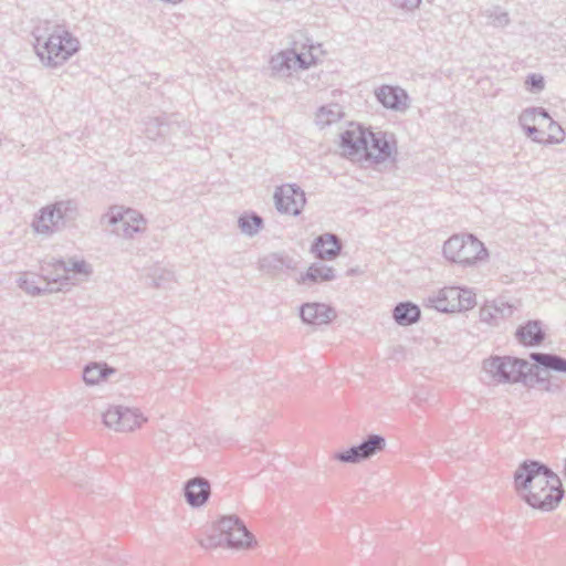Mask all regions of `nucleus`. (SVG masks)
I'll list each match as a JSON object with an SVG mask.
<instances>
[{"label":"nucleus","instance_id":"30","mask_svg":"<svg viewBox=\"0 0 566 566\" xmlns=\"http://www.w3.org/2000/svg\"><path fill=\"white\" fill-rule=\"evenodd\" d=\"M20 287L25 291L27 293L31 295H42L46 292H54L56 291L55 285L53 284V281H46L44 286H39L34 280V276H28L21 277L19 280Z\"/></svg>","mask_w":566,"mask_h":566},{"label":"nucleus","instance_id":"36","mask_svg":"<svg viewBox=\"0 0 566 566\" xmlns=\"http://www.w3.org/2000/svg\"><path fill=\"white\" fill-rule=\"evenodd\" d=\"M518 122H520L521 126L528 127V125H535L538 120L536 118L534 108L530 107V108L524 109L518 117Z\"/></svg>","mask_w":566,"mask_h":566},{"label":"nucleus","instance_id":"23","mask_svg":"<svg viewBox=\"0 0 566 566\" xmlns=\"http://www.w3.org/2000/svg\"><path fill=\"white\" fill-rule=\"evenodd\" d=\"M530 358L535 363L534 367H542L544 370L566 374V358L551 353H532Z\"/></svg>","mask_w":566,"mask_h":566},{"label":"nucleus","instance_id":"3","mask_svg":"<svg viewBox=\"0 0 566 566\" xmlns=\"http://www.w3.org/2000/svg\"><path fill=\"white\" fill-rule=\"evenodd\" d=\"M102 224L112 226V233L124 239H133L135 234L146 230L147 220L135 209L112 206L101 218Z\"/></svg>","mask_w":566,"mask_h":566},{"label":"nucleus","instance_id":"11","mask_svg":"<svg viewBox=\"0 0 566 566\" xmlns=\"http://www.w3.org/2000/svg\"><path fill=\"white\" fill-rule=\"evenodd\" d=\"M366 150L363 156L379 164L392 158L396 154V140L394 134L386 132L367 130Z\"/></svg>","mask_w":566,"mask_h":566},{"label":"nucleus","instance_id":"9","mask_svg":"<svg viewBox=\"0 0 566 566\" xmlns=\"http://www.w3.org/2000/svg\"><path fill=\"white\" fill-rule=\"evenodd\" d=\"M314 63L312 53H297L295 50L281 51L272 56L270 66L272 74L277 77H287L292 72L306 70Z\"/></svg>","mask_w":566,"mask_h":566},{"label":"nucleus","instance_id":"34","mask_svg":"<svg viewBox=\"0 0 566 566\" xmlns=\"http://www.w3.org/2000/svg\"><path fill=\"white\" fill-rule=\"evenodd\" d=\"M526 88L532 93H538L544 90L545 81L541 74L532 73L525 80Z\"/></svg>","mask_w":566,"mask_h":566},{"label":"nucleus","instance_id":"35","mask_svg":"<svg viewBox=\"0 0 566 566\" xmlns=\"http://www.w3.org/2000/svg\"><path fill=\"white\" fill-rule=\"evenodd\" d=\"M489 18L492 19L491 24L496 28H505L511 22L509 13L506 11H501L499 9H494L489 14Z\"/></svg>","mask_w":566,"mask_h":566},{"label":"nucleus","instance_id":"5","mask_svg":"<svg viewBox=\"0 0 566 566\" xmlns=\"http://www.w3.org/2000/svg\"><path fill=\"white\" fill-rule=\"evenodd\" d=\"M483 368L499 382H518L533 373L534 366L525 359L494 356L484 360Z\"/></svg>","mask_w":566,"mask_h":566},{"label":"nucleus","instance_id":"2","mask_svg":"<svg viewBox=\"0 0 566 566\" xmlns=\"http://www.w3.org/2000/svg\"><path fill=\"white\" fill-rule=\"evenodd\" d=\"M32 35L34 49L41 62L56 67L67 61L80 49V41L59 24L49 20L36 25Z\"/></svg>","mask_w":566,"mask_h":566},{"label":"nucleus","instance_id":"10","mask_svg":"<svg viewBox=\"0 0 566 566\" xmlns=\"http://www.w3.org/2000/svg\"><path fill=\"white\" fill-rule=\"evenodd\" d=\"M54 269L57 275L53 279L56 291L67 290L71 285L86 279L92 273L90 264L84 260L75 259L67 261L59 260L54 264Z\"/></svg>","mask_w":566,"mask_h":566},{"label":"nucleus","instance_id":"39","mask_svg":"<svg viewBox=\"0 0 566 566\" xmlns=\"http://www.w3.org/2000/svg\"><path fill=\"white\" fill-rule=\"evenodd\" d=\"M420 3L421 0H394L395 6L408 11L417 9L420 6Z\"/></svg>","mask_w":566,"mask_h":566},{"label":"nucleus","instance_id":"20","mask_svg":"<svg viewBox=\"0 0 566 566\" xmlns=\"http://www.w3.org/2000/svg\"><path fill=\"white\" fill-rule=\"evenodd\" d=\"M515 336L524 346H537L545 339V332L541 321H528L516 329Z\"/></svg>","mask_w":566,"mask_h":566},{"label":"nucleus","instance_id":"24","mask_svg":"<svg viewBox=\"0 0 566 566\" xmlns=\"http://www.w3.org/2000/svg\"><path fill=\"white\" fill-rule=\"evenodd\" d=\"M343 116L342 106L338 104H328L322 106L316 113L315 122L316 124L323 128L339 120Z\"/></svg>","mask_w":566,"mask_h":566},{"label":"nucleus","instance_id":"29","mask_svg":"<svg viewBox=\"0 0 566 566\" xmlns=\"http://www.w3.org/2000/svg\"><path fill=\"white\" fill-rule=\"evenodd\" d=\"M284 266L289 268L290 262L277 253L265 255L259 261V269L269 274L281 271Z\"/></svg>","mask_w":566,"mask_h":566},{"label":"nucleus","instance_id":"13","mask_svg":"<svg viewBox=\"0 0 566 566\" xmlns=\"http://www.w3.org/2000/svg\"><path fill=\"white\" fill-rule=\"evenodd\" d=\"M274 203L280 212L298 216L306 203L305 192L296 185H283L274 192Z\"/></svg>","mask_w":566,"mask_h":566},{"label":"nucleus","instance_id":"4","mask_svg":"<svg viewBox=\"0 0 566 566\" xmlns=\"http://www.w3.org/2000/svg\"><path fill=\"white\" fill-rule=\"evenodd\" d=\"M443 255L452 262L471 265L483 260L488 251L472 234H454L444 242Z\"/></svg>","mask_w":566,"mask_h":566},{"label":"nucleus","instance_id":"32","mask_svg":"<svg viewBox=\"0 0 566 566\" xmlns=\"http://www.w3.org/2000/svg\"><path fill=\"white\" fill-rule=\"evenodd\" d=\"M149 279L151 280V285L155 287H167L168 284L172 282L174 274L172 272L156 268L154 271L149 274Z\"/></svg>","mask_w":566,"mask_h":566},{"label":"nucleus","instance_id":"27","mask_svg":"<svg viewBox=\"0 0 566 566\" xmlns=\"http://www.w3.org/2000/svg\"><path fill=\"white\" fill-rule=\"evenodd\" d=\"M53 207L56 211V220L61 221L62 227L77 218L78 208L74 200H61L55 202Z\"/></svg>","mask_w":566,"mask_h":566},{"label":"nucleus","instance_id":"15","mask_svg":"<svg viewBox=\"0 0 566 566\" xmlns=\"http://www.w3.org/2000/svg\"><path fill=\"white\" fill-rule=\"evenodd\" d=\"M340 147L347 156H363L366 150L367 129L354 123L339 135Z\"/></svg>","mask_w":566,"mask_h":566},{"label":"nucleus","instance_id":"18","mask_svg":"<svg viewBox=\"0 0 566 566\" xmlns=\"http://www.w3.org/2000/svg\"><path fill=\"white\" fill-rule=\"evenodd\" d=\"M375 95L377 101L381 103L386 108L402 111L408 107V95L400 87L382 85L376 90Z\"/></svg>","mask_w":566,"mask_h":566},{"label":"nucleus","instance_id":"14","mask_svg":"<svg viewBox=\"0 0 566 566\" xmlns=\"http://www.w3.org/2000/svg\"><path fill=\"white\" fill-rule=\"evenodd\" d=\"M515 310L516 307L503 297L488 301L480 308V321L490 326H500L514 314Z\"/></svg>","mask_w":566,"mask_h":566},{"label":"nucleus","instance_id":"37","mask_svg":"<svg viewBox=\"0 0 566 566\" xmlns=\"http://www.w3.org/2000/svg\"><path fill=\"white\" fill-rule=\"evenodd\" d=\"M548 129L551 130L548 138L552 143H559L563 139L564 132L562 127L553 119L548 122Z\"/></svg>","mask_w":566,"mask_h":566},{"label":"nucleus","instance_id":"33","mask_svg":"<svg viewBox=\"0 0 566 566\" xmlns=\"http://www.w3.org/2000/svg\"><path fill=\"white\" fill-rule=\"evenodd\" d=\"M199 545L205 549L217 548L220 546H226V538L223 533L218 532L214 528V533L208 535L206 538L198 539Z\"/></svg>","mask_w":566,"mask_h":566},{"label":"nucleus","instance_id":"38","mask_svg":"<svg viewBox=\"0 0 566 566\" xmlns=\"http://www.w3.org/2000/svg\"><path fill=\"white\" fill-rule=\"evenodd\" d=\"M536 381L542 385V388L548 392H558L560 390V386L558 384L553 382L549 379L543 378L537 375Z\"/></svg>","mask_w":566,"mask_h":566},{"label":"nucleus","instance_id":"7","mask_svg":"<svg viewBox=\"0 0 566 566\" xmlns=\"http://www.w3.org/2000/svg\"><path fill=\"white\" fill-rule=\"evenodd\" d=\"M214 527L218 532L223 533L226 546L229 548L247 549L256 544L252 533L237 515L222 516L214 523Z\"/></svg>","mask_w":566,"mask_h":566},{"label":"nucleus","instance_id":"44","mask_svg":"<svg viewBox=\"0 0 566 566\" xmlns=\"http://www.w3.org/2000/svg\"><path fill=\"white\" fill-rule=\"evenodd\" d=\"M564 475L566 476V460H565V465H564Z\"/></svg>","mask_w":566,"mask_h":566},{"label":"nucleus","instance_id":"6","mask_svg":"<svg viewBox=\"0 0 566 566\" xmlns=\"http://www.w3.org/2000/svg\"><path fill=\"white\" fill-rule=\"evenodd\" d=\"M428 302L437 311L443 313L468 311L476 304L475 294L469 289L459 286L443 287L436 296H430Z\"/></svg>","mask_w":566,"mask_h":566},{"label":"nucleus","instance_id":"8","mask_svg":"<svg viewBox=\"0 0 566 566\" xmlns=\"http://www.w3.org/2000/svg\"><path fill=\"white\" fill-rule=\"evenodd\" d=\"M386 447V440L380 434H369L359 444L352 446L345 451L334 453L333 459L342 463H359L370 459Z\"/></svg>","mask_w":566,"mask_h":566},{"label":"nucleus","instance_id":"12","mask_svg":"<svg viewBox=\"0 0 566 566\" xmlns=\"http://www.w3.org/2000/svg\"><path fill=\"white\" fill-rule=\"evenodd\" d=\"M144 421L145 418L138 410L122 406L111 407L103 413L104 424L115 431H132Z\"/></svg>","mask_w":566,"mask_h":566},{"label":"nucleus","instance_id":"25","mask_svg":"<svg viewBox=\"0 0 566 566\" xmlns=\"http://www.w3.org/2000/svg\"><path fill=\"white\" fill-rule=\"evenodd\" d=\"M114 369L109 368L106 364H92L87 365L83 370V379L87 385H96L101 380H105Z\"/></svg>","mask_w":566,"mask_h":566},{"label":"nucleus","instance_id":"31","mask_svg":"<svg viewBox=\"0 0 566 566\" xmlns=\"http://www.w3.org/2000/svg\"><path fill=\"white\" fill-rule=\"evenodd\" d=\"M168 126L160 117L148 118L145 122V134L147 138L155 140L160 136L165 135L164 127Z\"/></svg>","mask_w":566,"mask_h":566},{"label":"nucleus","instance_id":"26","mask_svg":"<svg viewBox=\"0 0 566 566\" xmlns=\"http://www.w3.org/2000/svg\"><path fill=\"white\" fill-rule=\"evenodd\" d=\"M238 227L242 233L253 237L263 228V219L255 212L243 213L238 219Z\"/></svg>","mask_w":566,"mask_h":566},{"label":"nucleus","instance_id":"1","mask_svg":"<svg viewBox=\"0 0 566 566\" xmlns=\"http://www.w3.org/2000/svg\"><path fill=\"white\" fill-rule=\"evenodd\" d=\"M514 488L525 503L545 512L556 509L564 497L559 476L536 460H525L517 467Z\"/></svg>","mask_w":566,"mask_h":566},{"label":"nucleus","instance_id":"28","mask_svg":"<svg viewBox=\"0 0 566 566\" xmlns=\"http://www.w3.org/2000/svg\"><path fill=\"white\" fill-rule=\"evenodd\" d=\"M335 277L334 270L324 264H312L306 273L302 275V282L311 281L313 283L331 281Z\"/></svg>","mask_w":566,"mask_h":566},{"label":"nucleus","instance_id":"42","mask_svg":"<svg viewBox=\"0 0 566 566\" xmlns=\"http://www.w3.org/2000/svg\"><path fill=\"white\" fill-rule=\"evenodd\" d=\"M536 114L537 123L542 124L543 122H549L552 118L548 112L543 107H533Z\"/></svg>","mask_w":566,"mask_h":566},{"label":"nucleus","instance_id":"17","mask_svg":"<svg viewBox=\"0 0 566 566\" xmlns=\"http://www.w3.org/2000/svg\"><path fill=\"white\" fill-rule=\"evenodd\" d=\"M184 493L190 506L200 507L210 496V483L207 479L201 476L192 478L185 484Z\"/></svg>","mask_w":566,"mask_h":566},{"label":"nucleus","instance_id":"16","mask_svg":"<svg viewBox=\"0 0 566 566\" xmlns=\"http://www.w3.org/2000/svg\"><path fill=\"white\" fill-rule=\"evenodd\" d=\"M300 317L307 325H327L336 318V311L325 303H305L300 307Z\"/></svg>","mask_w":566,"mask_h":566},{"label":"nucleus","instance_id":"22","mask_svg":"<svg viewBox=\"0 0 566 566\" xmlns=\"http://www.w3.org/2000/svg\"><path fill=\"white\" fill-rule=\"evenodd\" d=\"M421 311L418 305L406 301L398 303L392 310V317L400 326H409L420 319Z\"/></svg>","mask_w":566,"mask_h":566},{"label":"nucleus","instance_id":"21","mask_svg":"<svg viewBox=\"0 0 566 566\" xmlns=\"http://www.w3.org/2000/svg\"><path fill=\"white\" fill-rule=\"evenodd\" d=\"M32 227L35 232L43 234H50L55 229L59 231L63 228L61 221L56 220V211L53 205L41 209L40 214L32 221Z\"/></svg>","mask_w":566,"mask_h":566},{"label":"nucleus","instance_id":"19","mask_svg":"<svg viewBox=\"0 0 566 566\" xmlns=\"http://www.w3.org/2000/svg\"><path fill=\"white\" fill-rule=\"evenodd\" d=\"M319 259L333 260L340 251V241L336 234L325 233L317 237L312 247Z\"/></svg>","mask_w":566,"mask_h":566},{"label":"nucleus","instance_id":"40","mask_svg":"<svg viewBox=\"0 0 566 566\" xmlns=\"http://www.w3.org/2000/svg\"><path fill=\"white\" fill-rule=\"evenodd\" d=\"M522 127L527 137L532 138L536 143L543 142L542 137H536V134H542V132L539 129H537V127L535 125H528V127L527 126H522Z\"/></svg>","mask_w":566,"mask_h":566},{"label":"nucleus","instance_id":"41","mask_svg":"<svg viewBox=\"0 0 566 566\" xmlns=\"http://www.w3.org/2000/svg\"><path fill=\"white\" fill-rule=\"evenodd\" d=\"M522 127L527 137L532 138L536 143L543 142L542 137H536V134H542V132L539 129H537V127L535 125H528V127L527 126H522Z\"/></svg>","mask_w":566,"mask_h":566},{"label":"nucleus","instance_id":"43","mask_svg":"<svg viewBox=\"0 0 566 566\" xmlns=\"http://www.w3.org/2000/svg\"><path fill=\"white\" fill-rule=\"evenodd\" d=\"M536 137H542L544 139V133L542 132V134H536Z\"/></svg>","mask_w":566,"mask_h":566}]
</instances>
